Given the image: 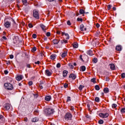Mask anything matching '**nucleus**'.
<instances>
[{
    "instance_id": "f257e3e1",
    "label": "nucleus",
    "mask_w": 125,
    "mask_h": 125,
    "mask_svg": "<svg viewBox=\"0 0 125 125\" xmlns=\"http://www.w3.org/2000/svg\"><path fill=\"white\" fill-rule=\"evenodd\" d=\"M54 109L51 108H47L44 110V113L46 116L53 114Z\"/></svg>"
},
{
    "instance_id": "f03ea898",
    "label": "nucleus",
    "mask_w": 125,
    "mask_h": 125,
    "mask_svg": "<svg viewBox=\"0 0 125 125\" xmlns=\"http://www.w3.org/2000/svg\"><path fill=\"white\" fill-rule=\"evenodd\" d=\"M73 117V115L71 113L68 112L65 114L64 116V119L65 121H71L72 120V117Z\"/></svg>"
},
{
    "instance_id": "7ed1b4c3",
    "label": "nucleus",
    "mask_w": 125,
    "mask_h": 125,
    "mask_svg": "<svg viewBox=\"0 0 125 125\" xmlns=\"http://www.w3.org/2000/svg\"><path fill=\"white\" fill-rule=\"evenodd\" d=\"M4 86L6 87V88L8 90H12V89H13V85L10 83H5Z\"/></svg>"
},
{
    "instance_id": "20e7f679",
    "label": "nucleus",
    "mask_w": 125,
    "mask_h": 125,
    "mask_svg": "<svg viewBox=\"0 0 125 125\" xmlns=\"http://www.w3.org/2000/svg\"><path fill=\"white\" fill-rule=\"evenodd\" d=\"M33 17L34 18H36V19H39L40 17L39 16V12L36 10H33Z\"/></svg>"
},
{
    "instance_id": "39448f33",
    "label": "nucleus",
    "mask_w": 125,
    "mask_h": 125,
    "mask_svg": "<svg viewBox=\"0 0 125 125\" xmlns=\"http://www.w3.org/2000/svg\"><path fill=\"white\" fill-rule=\"evenodd\" d=\"M99 116L101 117V118H107L109 117V114L108 113H101L99 114Z\"/></svg>"
},
{
    "instance_id": "423d86ee",
    "label": "nucleus",
    "mask_w": 125,
    "mask_h": 125,
    "mask_svg": "<svg viewBox=\"0 0 125 125\" xmlns=\"http://www.w3.org/2000/svg\"><path fill=\"white\" fill-rule=\"evenodd\" d=\"M24 78V76L23 75H17L16 77V80L17 81H21V80H22Z\"/></svg>"
},
{
    "instance_id": "0eeeda50",
    "label": "nucleus",
    "mask_w": 125,
    "mask_h": 125,
    "mask_svg": "<svg viewBox=\"0 0 125 125\" xmlns=\"http://www.w3.org/2000/svg\"><path fill=\"white\" fill-rule=\"evenodd\" d=\"M44 86H45V83L43 82H41L39 84V87L41 89H42Z\"/></svg>"
},
{
    "instance_id": "6e6552de",
    "label": "nucleus",
    "mask_w": 125,
    "mask_h": 125,
    "mask_svg": "<svg viewBox=\"0 0 125 125\" xmlns=\"http://www.w3.org/2000/svg\"><path fill=\"white\" fill-rule=\"evenodd\" d=\"M69 78H71L72 80H76V78H77V76H76V75L71 73L69 76Z\"/></svg>"
},
{
    "instance_id": "1a4fd4ad",
    "label": "nucleus",
    "mask_w": 125,
    "mask_h": 125,
    "mask_svg": "<svg viewBox=\"0 0 125 125\" xmlns=\"http://www.w3.org/2000/svg\"><path fill=\"white\" fill-rule=\"evenodd\" d=\"M11 105L9 104H6L5 106H4V108L5 109H6V110H9V109H10V107H11Z\"/></svg>"
},
{
    "instance_id": "9d476101",
    "label": "nucleus",
    "mask_w": 125,
    "mask_h": 125,
    "mask_svg": "<svg viewBox=\"0 0 125 125\" xmlns=\"http://www.w3.org/2000/svg\"><path fill=\"white\" fill-rule=\"evenodd\" d=\"M11 24V22H9V21H6L4 24V26L5 27H6V28H9L10 27Z\"/></svg>"
},
{
    "instance_id": "9b49d317",
    "label": "nucleus",
    "mask_w": 125,
    "mask_h": 125,
    "mask_svg": "<svg viewBox=\"0 0 125 125\" xmlns=\"http://www.w3.org/2000/svg\"><path fill=\"white\" fill-rule=\"evenodd\" d=\"M109 66L110 67L111 70H114L116 69V66L114 63H110Z\"/></svg>"
},
{
    "instance_id": "f8f14e48",
    "label": "nucleus",
    "mask_w": 125,
    "mask_h": 125,
    "mask_svg": "<svg viewBox=\"0 0 125 125\" xmlns=\"http://www.w3.org/2000/svg\"><path fill=\"white\" fill-rule=\"evenodd\" d=\"M67 75H68V71L64 70L62 72V76L64 78H66L67 77Z\"/></svg>"
},
{
    "instance_id": "ddd939ff",
    "label": "nucleus",
    "mask_w": 125,
    "mask_h": 125,
    "mask_svg": "<svg viewBox=\"0 0 125 125\" xmlns=\"http://www.w3.org/2000/svg\"><path fill=\"white\" fill-rule=\"evenodd\" d=\"M60 42V40H58L57 39H54L53 40V43H54V44H58Z\"/></svg>"
},
{
    "instance_id": "4468645a",
    "label": "nucleus",
    "mask_w": 125,
    "mask_h": 125,
    "mask_svg": "<svg viewBox=\"0 0 125 125\" xmlns=\"http://www.w3.org/2000/svg\"><path fill=\"white\" fill-rule=\"evenodd\" d=\"M45 74L46 75V76L49 77L50 76H51V72H50V71H49L48 69H46L45 70Z\"/></svg>"
},
{
    "instance_id": "2eb2a0df",
    "label": "nucleus",
    "mask_w": 125,
    "mask_h": 125,
    "mask_svg": "<svg viewBox=\"0 0 125 125\" xmlns=\"http://www.w3.org/2000/svg\"><path fill=\"white\" fill-rule=\"evenodd\" d=\"M116 50H117V51H122V46L121 45H118L116 47Z\"/></svg>"
},
{
    "instance_id": "dca6fc26",
    "label": "nucleus",
    "mask_w": 125,
    "mask_h": 125,
    "mask_svg": "<svg viewBox=\"0 0 125 125\" xmlns=\"http://www.w3.org/2000/svg\"><path fill=\"white\" fill-rule=\"evenodd\" d=\"M40 27L42 28V30L45 32L46 31V28H45V26H44L43 24H40Z\"/></svg>"
},
{
    "instance_id": "f3484780",
    "label": "nucleus",
    "mask_w": 125,
    "mask_h": 125,
    "mask_svg": "<svg viewBox=\"0 0 125 125\" xmlns=\"http://www.w3.org/2000/svg\"><path fill=\"white\" fill-rule=\"evenodd\" d=\"M51 99V96H47L45 97V100H46V101H50Z\"/></svg>"
},
{
    "instance_id": "a211bd4d",
    "label": "nucleus",
    "mask_w": 125,
    "mask_h": 125,
    "mask_svg": "<svg viewBox=\"0 0 125 125\" xmlns=\"http://www.w3.org/2000/svg\"><path fill=\"white\" fill-rule=\"evenodd\" d=\"M38 121H39V118L37 117L33 118L32 119V123H36V122H38Z\"/></svg>"
},
{
    "instance_id": "6ab92c4d",
    "label": "nucleus",
    "mask_w": 125,
    "mask_h": 125,
    "mask_svg": "<svg viewBox=\"0 0 125 125\" xmlns=\"http://www.w3.org/2000/svg\"><path fill=\"white\" fill-rule=\"evenodd\" d=\"M73 46L74 48H78L79 47V44L77 42H74L73 44Z\"/></svg>"
},
{
    "instance_id": "aec40b11",
    "label": "nucleus",
    "mask_w": 125,
    "mask_h": 125,
    "mask_svg": "<svg viewBox=\"0 0 125 125\" xmlns=\"http://www.w3.org/2000/svg\"><path fill=\"white\" fill-rule=\"evenodd\" d=\"M67 51H64L63 53L62 54V58H64V57H66L67 56Z\"/></svg>"
},
{
    "instance_id": "412c9836",
    "label": "nucleus",
    "mask_w": 125,
    "mask_h": 125,
    "mask_svg": "<svg viewBox=\"0 0 125 125\" xmlns=\"http://www.w3.org/2000/svg\"><path fill=\"white\" fill-rule=\"evenodd\" d=\"M50 58L52 60H54L55 58H56V54H52L50 56Z\"/></svg>"
},
{
    "instance_id": "4be33fe9",
    "label": "nucleus",
    "mask_w": 125,
    "mask_h": 125,
    "mask_svg": "<svg viewBox=\"0 0 125 125\" xmlns=\"http://www.w3.org/2000/svg\"><path fill=\"white\" fill-rule=\"evenodd\" d=\"M104 93H108L109 92V88H108L107 87L104 88Z\"/></svg>"
},
{
    "instance_id": "5701e85b",
    "label": "nucleus",
    "mask_w": 125,
    "mask_h": 125,
    "mask_svg": "<svg viewBox=\"0 0 125 125\" xmlns=\"http://www.w3.org/2000/svg\"><path fill=\"white\" fill-rule=\"evenodd\" d=\"M61 42L62 44H63V43H68V41L65 40H62L61 41Z\"/></svg>"
},
{
    "instance_id": "b1692460",
    "label": "nucleus",
    "mask_w": 125,
    "mask_h": 125,
    "mask_svg": "<svg viewBox=\"0 0 125 125\" xmlns=\"http://www.w3.org/2000/svg\"><path fill=\"white\" fill-rule=\"evenodd\" d=\"M98 124H99V125H103V124H104V121L101 119L98 121Z\"/></svg>"
},
{
    "instance_id": "393cba45",
    "label": "nucleus",
    "mask_w": 125,
    "mask_h": 125,
    "mask_svg": "<svg viewBox=\"0 0 125 125\" xmlns=\"http://www.w3.org/2000/svg\"><path fill=\"white\" fill-rule=\"evenodd\" d=\"M95 89L96 90H100V87L98 85H96L95 86Z\"/></svg>"
},
{
    "instance_id": "a878e982",
    "label": "nucleus",
    "mask_w": 125,
    "mask_h": 125,
    "mask_svg": "<svg viewBox=\"0 0 125 125\" xmlns=\"http://www.w3.org/2000/svg\"><path fill=\"white\" fill-rule=\"evenodd\" d=\"M79 12L80 13V14H83L84 13H85V12H84V10H83V9H81L79 11Z\"/></svg>"
},
{
    "instance_id": "bb28decb",
    "label": "nucleus",
    "mask_w": 125,
    "mask_h": 125,
    "mask_svg": "<svg viewBox=\"0 0 125 125\" xmlns=\"http://www.w3.org/2000/svg\"><path fill=\"white\" fill-rule=\"evenodd\" d=\"M84 27V26L82 24L81 25H80V30L81 31H82V32H83V28Z\"/></svg>"
},
{
    "instance_id": "cd10ccee",
    "label": "nucleus",
    "mask_w": 125,
    "mask_h": 125,
    "mask_svg": "<svg viewBox=\"0 0 125 125\" xmlns=\"http://www.w3.org/2000/svg\"><path fill=\"white\" fill-rule=\"evenodd\" d=\"M91 82L94 83H96V79L95 78H92L91 79Z\"/></svg>"
},
{
    "instance_id": "c85d7f7f",
    "label": "nucleus",
    "mask_w": 125,
    "mask_h": 125,
    "mask_svg": "<svg viewBox=\"0 0 125 125\" xmlns=\"http://www.w3.org/2000/svg\"><path fill=\"white\" fill-rule=\"evenodd\" d=\"M98 61V60H97V58H94L93 59V63H97V62Z\"/></svg>"
},
{
    "instance_id": "c756f323",
    "label": "nucleus",
    "mask_w": 125,
    "mask_h": 125,
    "mask_svg": "<svg viewBox=\"0 0 125 125\" xmlns=\"http://www.w3.org/2000/svg\"><path fill=\"white\" fill-rule=\"evenodd\" d=\"M85 66H82V67H81V70L82 71V72H84V71H85Z\"/></svg>"
},
{
    "instance_id": "7c9ffc66",
    "label": "nucleus",
    "mask_w": 125,
    "mask_h": 125,
    "mask_svg": "<svg viewBox=\"0 0 125 125\" xmlns=\"http://www.w3.org/2000/svg\"><path fill=\"white\" fill-rule=\"evenodd\" d=\"M95 101H96V102H99L100 101V99H99V97H96L95 99Z\"/></svg>"
},
{
    "instance_id": "2f4dec72",
    "label": "nucleus",
    "mask_w": 125,
    "mask_h": 125,
    "mask_svg": "<svg viewBox=\"0 0 125 125\" xmlns=\"http://www.w3.org/2000/svg\"><path fill=\"white\" fill-rule=\"evenodd\" d=\"M83 87H84V86L83 85H80L79 87V90H82L83 89Z\"/></svg>"
},
{
    "instance_id": "473e14b6",
    "label": "nucleus",
    "mask_w": 125,
    "mask_h": 125,
    "mask_svg": "<svg viewBox=\"0 0 125 125\" xmlns=\"http://www.w3.org/2000/svg\"><path fill=\"white\" fill-rule=\"evenodd\" d=\"M37 50V47H34L33 48H32L31 51L32 52H35Z\"/></svg>"
},
{
    "instance_id": "72a5a7b5",
    "label": "nucleus",
    "mask_w": 125,
    "mask_h": 125,
    "mask_svg": "<svg viewBox=\"0 0 125 125\" xmlns=\"http://www.w3.org/2000/svg\"><path fill=\"white\" fill-rule=\"evenodd\" d=\"M64 35L66 37H67L66 40H69L70 39V37L69 36V34H68V33H65Z\"/></svg>"
},
{
    "instance_id": "f704fd0d",
    "label": "nucleus",
    "mask_w": 125,
    "mask_h": 125,
    "mask_svg": "<svg viewBox=\"0 0 125 125\" xmlns=\"http://www.w3.org/2000/svg\"><path fill=\"white\" fill-rule=\"evenodd\" d=\"M77 21H78L79 22H83V19L78 18H77Z\"/></svg>"
},
{
    "instance_id": "c9c22d12",
    "label": "nucleus",
    "mask_w": 125,
    "mask_h": 125,
    "mask_svg": "<svg viewBox=\"0 0 125 125\" xmlns=\"http://www.w3.org/2000/svg\"><path fill=\"white\" fill-rule=\"evenodd\" d=\"M121 113H125V107H124L121 109Z\"/></svg>"
},
{
    "instance_id": "e433bc0d",
    "label": "nucleus",
    "mask_w": 125,
    "mask_h": 125,
    "mask_svg": "<svg viewBox=\"0 0 125 125\" xmlns=\"http://www.w3.org/2000/svg\"><path fill=\"white\" fill-rule=\"evenodd\" d=\"M57 68H60L61 67V64L58 63L56 65Z\"/></svg>"
},
{
    "instance_id": "4c0bfd02",
    "label": "nucleus",
    "mask_w": 125,
    "mask_h": 125,
    "mask_svg": "<svg viewBox=\"0 0 125 125\" xmlns=\"http://www.w3.org/2000/svg\"><path fill=\"white\" fill-rule=\"evenodd\" d=\"M32 38H33V39H37V34H33L32 35Z\"/></svg>"
},
{
    "instance_id": "58836bf2",
    "label": "nucleus",
    "mask_w": 125,
    "mask_h": 125,
    "mask_svg": "<svg viewBox=\"0 0 125 125\" xmlns=\"http://www.w3.org/2000/svg\"><path fill=\"white\" fill-rule=\"evenodd\" d=\"M111 7H112V5L109 4L107 6V9L108 10H110L111 9Z\"/></svg>"
},
{
    "instance_id": "ea45409f",
    "label": "nucleus",
    "mask_w": 125,
    "mask_h": 125,
    "mask_svg": "<svg viewBox=\"0 0 125 125\" xmlns=\"http://www.w3.org/2000/svg\"><path fill=\"white\" fill-rule=\"evenodd\" d=\"M121 77L122 78V79H125V73H123L121 74Z\"/></svg>"
},
{
    "instance_id": "a19ab883",
    "label": "nucleus",
    "mask_w": 125,
    "mask_h": 125,
    "mask_svg": "<svg viewBox=\"0 0 125 125\" xmlns=\"http://www.w3.org/2000/svg\"><path fill=\"white\" fill-rule=\"evenodd\" d=\"M28 27L29 28H33L34 26H33V24L31 23H30L28 24Z\"/></svg>"
},
{
    "instance_id": "79ce46f5",
    "label": "nucleus",
    "mask_w": 125,
    "mask_h": 125,
    "mask_svg": "<svg viewBox=\"0 0 125 125\" xmlns=\"http://www.w3.org/2000/svg\"><path fill=\"white\" fill-rule=\"evenodd\" d=\"M22 3H23V4H26L27 1V0H22Z\"/></svg>"
},
{
    "instance_id": "37998d69",
    "label": "nucleus",
    "mask_w": 125,
    "mask_h": 125,
    "mask_svg": "<svg viewBox=\"0 0 125 125\" xmlns=\"http://www.w3.org/2000/svg\"><path fill=\"white\" fill-rule=\"evenodd\" d=\"M112 108H116L117 107V104H113L112 105Z\"/></svg>"
},
{
    "instance_id": "c03bdc74",
    "label": "nucleus",
    "mask_w": 125,
    "mask_h": 125,
    "mask_svg": "<svg viewBox=\"0 0 125 125\" xmlns=\"http://www.w3.org/2000/svg\"><path fill=\"white\" fill-rule=\"evenodd\" d=\"M28 84L30 86H31V85H33V82L32 81H30L28 82Z\"/></svg>"
},
{
    "instance_id": "a18cd8bd",
    "label": "nucleus",
    "mask_w": 125,
    "mask_h": 125,
    "mask_svg": "<svg viewBox=\"0 0 125 125\" xmlns=\"http://www.w3.org/2000/svg\"><path fill=\"white\" fill-rule=\"evenodd\" d=\"M67 24L68 25V26H71V25L72 24L71 23V21H67Z\"/></svg>"
},
{
    "instance_id": "49530a36",
    "label": "nucleus",
    "mask_w": 125,
    "mask_h": 125,
    "mask_svg": "<svg viewBox=\"0 0 125 125\" xmlns=\"http://www.w3.org/2000/svg\"><path fill=\"white\" fill-rule=\"evenodd\" d=\"M70 101H71V97H67V102H69Z\"/></svg>"
},
{
    "instance_id": "de8ad7c7",
    "label": "nucleus",
    "mask_w": 125,
    "mask_h": 125,
    "mask_svg": "<svg viewBox=\"0 0 125 125\" xmlns=\"http://www.w3.org/2000/svg\"><path fill=\"white\" fill-rule=\"evenodd\" d=\"M50 35H51L50 32H47L46 34L47 37H50Z\"/></svg>"
},
{
    "instance_id": "09e8293b",
    "label": "nucleus",
    "mask_w": 125,
    "mask_h": 125,
    "mask_svg": "<svg viewBox=\"0 0 125 125\" xmlns=\"http://www.w3.org/2000/svg\"><path fill=\"white\" fill-rule=\"evenodd\" d=\"M63 86L65 88H67V87H68V83L64 84Z\"/></svg>"
},
{
    "instance_id": "8fccbe9b",
    "label": "nucleus",
    "mask_w": 125,
    "mask_h": 125,
    "mask_svg": "<svg viewBox=\"0 0 125 125\" xmlns=\"http://www.w3.org/2000/svg\"><path fill=\"white\" fill-rule=\"evenodd\" d=\"M105 81H106V82H109L110 81V79H109L108 77H106Z\"/></svg>"
},
{
    "instance_id": "3c124183",
    "label": "nucleus",
    "mask_w": 125,
    "mask_h": 125,
    "mask_svg": "<svg viewBox=\"0 0 125 125\" xmlns=\"http://www.w3.org/2000/svg\"><path fill=\"white\" fill-rule=\"evenodd\" d=\"M14 57V56H13V55H10V59H13Z\"/></svg>"
},
{
    "instance_id": "603ef678",
    "label": "nucleus",
    "mask_w": 125,
    "mask_h": 125,
    "mask_svg": "<svg viewBox=\"0 0 125 125\" xmlns=\"http://www.w3.org/2000/svg\"><path fill=\"white\" fill-rule=\"evenodd\" d=\"M49 2H52L53 1L56 2V0H48Z\"/></svg>"
},
{
    "instance_id": "864d4df0",
    "label": "nucleus",
    "mask_w": 125,
    "mask_h": 125,
    "mask_svg": "<svg viewBox=\"0 0 125 125\" xmlns=\"http://www.w3.org/2000/svg\"><path fill=\"white\" fill-rule=\"evenodd\" d=\"M4 73L5 75H7V74H8V71L4 70Z\"/></svg>"
},
{
    "instance_id": "5fc2aeb1",
    "label": "nucleus",
    "mask_w": 125,
    "mask_h": 125,
    "mask_svg": "<svg viewBox=\"0 0 125 125\" xmlns=\"http://www.w3.org/2000/svg\"><path fill=\"white\" fill-rule=\"evenodd\" d=\"M80 58L82 60V61H83V55H80Z\"/></svg>"
},
{
    "instance_id": "6e6d98bb",
    "label": "nucleus",
    "mask_w": 125,
    "mask_h": 125,
    "mask_svg": "<svg viewBox=\"0 0 125 125\" xmlns=\"http://www.w3.org/2000/svg\"><path fill=\"white\" fill-rule=\"evenodd\" d=\"M87 108H88L89 110H90V104H87Z\"/></svg>"
},
{
    "instance_id": "4d7b16f0",
    "label": "nucleus",
    "mask_w": 125,
    "mask_h": 125,
    "mask_svg": "<svg viewBox=\"0 0 125 125\" xmlns=\"http://www.w3.org/2000/svg\"><path fill=\"white\" fill-rule=\"evenodd\" d=\"M26 67L27 68H31V65L30 64H27Z\"/></svg>"
},
{
    "instance_id": "13d9d810",
    "label": "nucleus",
    "mask_w": 125,
    "mask_h": 125,
    "mask_svg": "<svg viewBox=\"0 0 125 125\" xmlns=\"http://www.w3.org/2000/svg\"><path fill=\"white\" fill-rule=\"evenodd\" d=\"M2 39H3V40H4L5 41H6V40H7V38H6V37L5 36H3Z\"/></svg>"
},
{
    "instance_id": "bf43d9fd",
    "label": "nucleus",
    "mask_w": 125,
    "mask_h": 125,
    "mask_svg": "<svg viewBox=\"0 0 125 125\" xmlns=\"http://www.w3.org/2000/svg\"><path fill=\"white\" fill-rule=\"evenodd\" d=\"M96 26L97 28H99V27H100V24H99V23H97Z\"/></svg>"
},
{
    "instance_id": "052dcab7",
    "label": "nucleus",
    "mask_w": 125,
    "mask_h": 125,
    "mask_svg": "<svg viewBox=\"0 0 125 125\" xmlns=\"http://www.w3.org/2000/svg\"><path fill=\"white\" fill-rule=\"evenodd\" d=\"M70 110H71V111H74V110H75V108H74V107L72 106L71 108V109H70Z\"/></svg>"
},
{
    "instance_id": "680f3d73",
    "label": "nucleus",
    "mask_w": 125,
    "mask_h": 125,
    "mask_svg": "<svg viewBox=\"0 0 125 125\" xmlns=\"http://www.w3.org/2000/svg\"><path fill=\"white\" fill-rule=\"evenodd\" d=\"M35 64H38L39 65V64H40V61H38L35 62Z\"/></svg>"
},
{
    "instance_id": "e2e57ef3",
    "label": "nucleus",
    "mask_w": 125,
    "mask_h": 125,
    "mask_svg": "<svg viewBox=\"0 0 125 125\" xmlns=\"http://www.w3.org/2000/svg\"><path fill=\"white\" fill-rule=\"evenodd\" d=\"M57 34H58V35H60V34H61L60 31H57Z\"/></svg>"
},
{
    "instance_id": "0e129e2a",
    "label": "nucleus",
    "mask_w": 125,
    "mask_h": 125,
    "mask_svg": "<svg viewBox=\"0 0 125 125\" xmlns=\"http://www.w3.org/2000/svg\"><path fill=\"white\" fill-rule=\"evenodd\" d=\"M98 42H99L97 41V42L95 43V45H94L95 46H96V44H98Z\"/></svg>"
},
{
    "instance_id": "69168bd1",
    "label": "nucleus",
    "mask_w": 125,
    "mask_h": 125,
    "mask_svg": "<svg viewBox=\"0 0 125 125\" xmlns=\"http://www.w3.org/2000/svg\"><path fill=\"white\" fill-rule=\"evenodd\" d=\"M44 41H47V38L45 37L44 38Z\"/></svg>"
},
{
    "instance_id": "338daca9",
    "label": "nucleus",
    "mask_w": 125,
    "mask_h": 125,
    "mask_svg": "<svg viewBox=\"0 0 125 125\" xmlns=\"http://www.w3.org/2000/svg\"><path fill=\"white\" fill-rule=\"evenodd\" d=\"M2 118H3V116L2 115H0V120H1V119H2Z\"/></svg>"
},
{
    "instance_id": "774afa93",
    "label": "nucleus",
    "mask_w": 125,
    "mask_h": 125,
    "mask_svg": "<svg viewBox=\"0 0 125 125\" xmlns=\"http://www.w3.org/2000/svg\"><path fill=\"white\" fill-rule=\"evenodd\" d=\"M116 7H113V10L115 11V10H116Z\"/></svg>"
}]
</instances>
